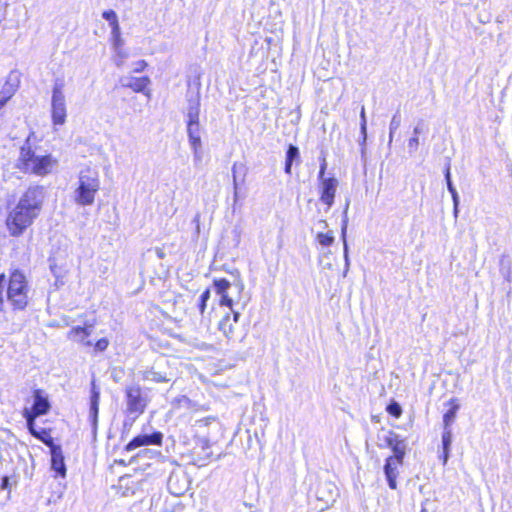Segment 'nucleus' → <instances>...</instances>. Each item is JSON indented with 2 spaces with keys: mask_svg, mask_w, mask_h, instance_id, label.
I'll return each mask as SVG.
<instances>
[{
  "mask_svg": "<svg viewBox=\"0 0 512 512\" xmlns=\"http://www.w3.org/2000/svg\"><path fill=\"white\" fill-rule=\"evenodd\" d=\"M4 4L0 1V21L3 18Z\"/></svg>",
  "mask_w": 512,
  "mask_h": 512,
  "instance_id": "58",
  "label": "nucleus"
},
{
  "mask_svg": "<svg viewBox=\"0 0 512 512\" xmlns=\"http://www.w3.org/2000/svg\"><path fill=\"white\" fill-rule=\"evenodd\" d=\"M400 441L401 439H399V436L393 432H390L389 435L385 438L386 444L391 449H393L395 447V444H398Z\"/></svg>",
  "mask_w": 512,
  "mask_h": 512,
  "instance_id": "39",
  "label": "nucleus"
},
{
  "mask_svg": "<svg viewBox=\"0 0 512 512\" xmlns=\"http://www.w3.org/2000/svg\"><path fill=\"white\" fill-rule=\"evenodd\" d=\"M164 359H161V361L156 362V364L146 369L142 372V379L144 381L154 382V383H167L173 378L172 371L164 370L162 369L161 362H163Z\"/></svg>",
  "mask_w": 512,
  "mask_h": 512,
  "instance_id": "10",
  "label": "nucleus"
},
{
  "mask_svg": "<svg viewBox=\"0 0 512 512\" xmlns=\"http://www.w3.org/2000/svg\"><path fill=\"white\" fill-rule=\"evenodd\" d=\"M316 238L322 246H330L334 242V236L331 232L318 233Z\"/></svg>",
  "mask_w": 512,
  "mask_h": 512,
  "instance_id": "29",
  "label": "nucleus"
},
{
  "mask_svg": "<svg viewBox=\"0 0 512 512\" xmlns=\"http://www.w3.org/2000/svg\"><path fill=\"white\" fill-rule=\"evenodd\" d=\"M93 326V324H86L84 327H73L68 333V338L76 342H81L86 346H91L92 342L86 340V338L90 336Z\"/></svg>",
  "mask_w": 512,
  "mask_h": 512,
  "instance_id": "18",
  "label": "nucleus"
},
{
  "mask_svg": "<svg viewBox=\"0 0 512 512\" xmlns=\"http://www.w3.org/2000/svg\"><path fill=\"white\" fill-rule=\"evenodd\" d=\"M8 98H6L4 95L0 94V109L5 106V104L8 102Z\"/></svg>",
  "mask_w": 512,
  "mask_h": 512,
  "instance_id": "54",
  "label": "nucleus"
},
{
  "mask_svg": "<svg viewBox=\"0 0 512 512\" xmlns=\"http://www.w3.org/2000/svg\"><path fill=\"white\" fill-rule=\"evenodd\" d=\"M127 411L129 414L138 416L144 412L146 400L142 397L139 386H131L126 390Z\"/></svg>",
  "mask_w": 512,
  "mask_h": 512,
  "instance_id": "9",
  "label": "nucleus"
},
{
  "mask_svg": "<svg viewBox=\"0 0 512 512\" xmlns=\"http://www.w3.org/2000/svg\"><path fill=\"white\" fill-rule=\"evenodd\" d=\"M188 106H187V118L188 122L196 123L199 121L200 114V98L199 95L191 96L188 98Z\"/></svg>",
  "mask_w": 512,
  "mask_h": 512,
  "instance_id": "21",
  "label": "nucleus"
},
{
  "mask_svg": "<svg viewBox=\"0 0 512 512\" xmlns=\"http://www.w3.org/2000/svg\"><path fill=\"white\" fill-rule=\"evenodd\" d=\"M173 483H174V478L170 477L169 482H168V486H169V489H170L171 493L174 494V495H181L183 493L182 491L173 490Z\"/></svg>",
  "mask_w": 512,
  "mask_h": 512,
  "instance_id": "50",
  "label": "nucleus"
},
{
  "mask_svg": "<svg viewBox=\"0 0 512 512\" xmlns=\"http://www.w3.org/2000/svg\"><path fill=\"white\" fill-rule=\"evenodd\" d=\"M387 411L395 416V417H399L401 415V412H402V409L401 407L397 404V403H393V404H390L388 407H387Z\"/></svg>",
  "mask_w": 512,
  "mask_h": 512,
  "instance_id": "45",
  "label": "nucleus"
},
{
  "mask_svg": "<svg viewBox=\"0 0 512 512\" xmlns=\"http://www.w3.org/2000/svg\"><path fill=\"white\" fill-rule=\"evenodd\" d=\"M394 133H395V132H391V130H389V141H388V145H391V143H392V141H393Z\"/></svg>",
  "mask_w": 512,
  "mask_h": 512,
  "instance_id": "57",
  "label": "nucleus"
},
{
  "mask_svg": "<svg viewBox=\"0 0 512 512\" xmlns=\"http://www.w3.org/2000/svg\"><path fill=\"white\" fill-rule=\"evenodd\" d=\"M8 487H9V477L8 476H4L2 478L0 488L2 490H5V489H8Z\"/></svg>",
  "mask_w": 512,
  "mask_h": 512,
  "instance_id": "51",
  "label": "nucleus"
},
{
  "mask_svg": "<svg viewBox=\"0 0 512 512\" xmlns=\"http://www.w3.org/2000/svg\"><path fill=\"white\" fill-rule=\"evenodd\" d=\"M319 181V196L320 201L330 209L334 204L337 188L339 186V180L334 177H328Z\"/></svg>",
  "mask_w": 512,
  "mask_h": 512,
  "instance_id": "7",
  "label": "nucleus"
},
{
  "mask_svg": "<svg viewBox=\"0 0 512 512\" xmlns=\"http://www.w3.org/2000/svg\"><path fill=\"white\" fill-rule=\"evenodd\" d=\"M111 37L114 49H119L124 45V41L121 38V30L119 24L111 27Z\"/></svg>",
  "mask_w": 512,
  "mask_h": 512,
  "instance_id": "24",
  "label": "nucleus"
},
{
  "mask_svg": "<svg viewBox=\"0 0 512 512\" xmlns=\"http://www.w3.org/2000/svg\"><path fill=\"white\" fill-rule=\"evenodd\" d=\"M6 296L15 310H23L28 304V283L20 270H14L7 284Z\"/></svg>",
  "mask_w": 512,
  "mask_h": 512,
  "instance_id": "3",
  "label": "nucleus"
},
{
  "mask_svg": "<svg viewBox=\"0 0 512 512\" xmlns=\"http://www.w3.org/2000/svg\"><path fill=\"white\" fill-rule=\"evenodd\" d=\"M326 168H327V162H326V159H325V158H323V159H322V161H321V164H320V170H319L318 180H321V179H325V178H327V177L325 176Z\"/></svg>",
  "mask_w": 512,
  "mask_h": 512,
  "instance_id": "48",
  "label": "nucleus"
},
{
  "mask_svg": "<svg viewBox=\"0 0 512 512\" xmlns=\"http://www.w3.org/2000/svg\"><path fill=\"white\" fill-rule=\"evenodd\" d=\"M189 142L191 145V148L193 150L194 154H198L199 150L201 149V137L198 136H192V138H189Z\"/></svg>",
  "mask_w": 512,
  "mask_h": 512,
  "instance_id": "37",
  "label": "nucleus"
},
{
  "mask_svg": "<svg viewBox=\"0 0 512 512\" xmlns=\"http://www.w3.org/2000/svg\"><path fill=\"white\" fill-rule=\"evenodd\" d=\"M235 286L238 290V293L241 294L244 289V283L242 282V280L238 279L237 282L235 283Z\"/></svg>",
  "mask_w": 512,
  "mask_h": 512,
  "instance_id": "52",
  "label": "nucleus"
},
{
  "mask_svg": "<svg viewBox=\"0 0 512 512\" xmlns=\"http://www.w3.org/2000/svg\"><path fill=\"white\" fill-rule=\"evenodd\" d=\"M445 180H446V183H447L448 191L449 192L456 191V188L454 187V185L452 183V180H451V174H450V167H449V165L447 166L446 171H445Z\"/></svg>",
  "mask_w": 512,
  "mask_h": 512,
  "instance_id": "44",
  "label": "nucleus"
},
{
  "mask_svg": "<svg viewBox=\"0 0 512 512\" xmlns=\"http://www.w3.org/2000/svg\"><path fill=\"white\" fill-rule=\"evenodd\" d=\"M201 159H202V154H201V149H200L197 155H196V154H194V161H195V162H196V161H199V162H200V161H201Z\"/></svg>",
  "mask_w": 512,
  "mask_h": 512,
  "instance_id": "56",
  "label": "nucleus"
},
{
  "mask_svg": "<svg viewBox=\"0 0 512 512\" xmlns=\"http://www.w3.org/2000/svg\"><path fill=\"white\" fill-rule=\"evenodd\" d=\"M299 159V149L298 147L290 144L288 146L287 152H286V159H285V172L287 174H291V168L292 164L295 160Z\"/></svg>",
  "mask_w": 512,
  "mask_h": 512,
  "instance_id": "22",
  "label": "nucleus"
},
{
  "mask_svg": "<svg viewBox=\"0 0 512 512\" xmlns=\"http://www.w3.org/2000/svg\"><path fill=\"white\" fill-rule=\"evenodd\" d=\"M239 165L237 163H234L232 166V174H233V187H234V201L238 198V182H237V169ZM240 167H243L240 165Z\"/></svg>",
  "mask_w": 512,
  "mask_h": 512,
  "instance_id": "36",
  "label": "nucleus"
},
{
  "mask_svg": "<svg viewBox=\"0 0 512 512\" xmlns=\"http://www.w3.org/2000/svg\"><path fill=\"white\" fill-rule=\"evenodd\" d=\"M233 315L230 314L225 315L219 323V329L225 335L228 340L231 341H241L243 339V335L238 333V321L240 318V313L232 310Z\"/></svg>",
  "mask_w": 512,
  "mask_h": 512,
  "instance_id": "8",
  "label": "nucleus"
},
{
  "mask_svg": "<svg viewBox=\"0 0 512 512\" xmlns=\"http://www.w3.org/2000/svg\"><path fill=\"white\" fill-rule=\"evenodd\" d=\"M360 118H361V123H360L361 134L363 136V141L365 142L366 138H367V121H366V115H365L364 107H362V109H361Z\"/></svg>",
  "mask_w": 512,
  "mask_h": 512,
  "instance_id": "33",
  "label": "nucleus"
},
{
  "mask_svg": "<svg viewBox=\"0 0 512 512\" xmlns=\"http://www.w3.org/2000/svg\"><path fill=\"white\" fill-rule=\"evenodd\" d=\"M210 296H211V292L209 289H206L201 295H200V298H199V311L201 314L204 313L205 311V308H206V305H207V302L208 300L210 299Z\"/></svg>",
  "mask_w": 512,
  "mask_h": 512,
  "instance_id": "31",
  "label": "nucleus"
},
{
  "mask_svg": "<svg viewBox=\"0 0 512 512\" xmlns=\"http://www.w3.org/2000/svg\"><path fill=\"white\" fill-rule=\"evenodd\" d=\"M350 201L347 200L345 204V208L343 211V219H342V225H341V238L343 241V247H345L346 241V231H347V225H348V209H349Z\"/></svg>",
  "mask_w": 512,
  "mask_h": 512,
  "instance_id": "27",
  "label": "nucleus"
},
{
  "mask_svg": "<svg viewBox=\"0 0 512 512\" xmlns=\"http://www.w3.org/2000/svg\"><path fill=\"white\" fill-rule=\"evenodd\" d=\"M338 496L337 487L331 482L322 483L317 490V498L326 504L334 503Z\"/></svg>",
  "mask_w": 512,
  "mask_h": 512,
  "instance_id": "17",
  "label": "nucleus"
},
{
  "mask_svg": "<svg viewBox=\"0 0 512 512\" xmlns=\"http://www.w3.org/2000/svg\"><path fill=\"white\" fill-rule=\"evenodd\" d=\"M45 188L41 185H33L27 188V190L21 195L17 205L29 208L31 211L38 214L41 213L42 206L45 199Z\"/></svg>",
  "mask_w": 512,
  "mask_h": 512,
  "instance_id": "6",
  "label": "nucleus"
},
{
  "mask_svg": "<svg viewBox=\"0 0 512 512\" xmlns=\"http://www.w3.org/2000/svg\"><path fill=\"white\" fill-rule=\"evenodd\" d=\"M20 84L19 73L17 71H11L7 76V79L0 91V94L4 95L6 98L10 99L16 90L18 89Z\"/></svg>",
  "mask_w": 512,
  "mask_h": 512,
  "instance_id": "19",
  "label": "nucleus"
},
{
  "mask_svg": "<svg viewBox=\"0 0 512 512\" xmlns=\"http://www.w3.org/2000/svg\"><path fill=\"white\" fill-rule=\"evenodd\" d=\"M102 17L109 22L110 27L119 24L117 14L114 10L104 11Z\"/></svg>",
  "mask_w": 512,
  "mask_h": 512,
  "instance_id": "30",
  "label": "nucleus"
},
{
  "mask_svg": "<svg viewBox=\"0 0 512 512\" xmlns=\"http://www.w3.org/2000/svg\"><path fill=\"white\" fill-rule=\"evenodd\" d=\"M155 252H156V255H157V257L159 259H164L165 258V252L163 251V249L156 248Z\"/></svg>",
  "mask_w": 512,
  "mask_h": 512,
  "instance_id": "53",
  "label": "nucleus"
},
{
  "mask_svg": "<svg viewBox=\"0 0 512 512\" xmlns=\"http://www.w3.org/2000/svg\"><path fill=\"white\" fill-rule=\"evenodd\" d=\"M51 466L54 471H56L62 477L66 475V466L64 463V457L62 454V450L59 446L51 447Z\"/></svg>",
  "mask_w": 512,
  "mask_h": 512,
  "instance_id": "20",
  "label": "nucleus"
},
{
  "mask_svg": "<svg viewBox=\"0 0 512 512\" xmlns=\"http://www.w3.org/2000/svg\"><path fill=\"white\" fill-rule=\"evenodd\" d=\"M402 465L401 462L397 461V459H386V463L384 465V473L388 482V486L391 489L397 488V476L399 474V468Z\"/></svg>",
  "mask_w": 512,
  "mask_h": 512,
  "instance_id": "15",
  "label": "nucleus"
},
{
  "mask_svg": "<svg viewBox=\"0 0 512 512\" xmlns=\"http://www.w3.org/2000/svg\"><path fill=\"white\" fill-rule=\"evenodd\" d=\"M343 254H344V261H345V268H344L343 276L346 277L347 273L349 271V267H350V259H349V255H348V244L347 243H345V247H343Z\"/></svg>",
  "mask_w": 512,
  "mask_h": 512,
  "instance_id": "42",
  "label": "nucleus"
},
{
  "mask_svg": "<svg viewBox=\"0 0 512 512\" xmlns=\"http://www.w3.org/2000/svg\"><path fill=\"white\" fill-rule=\"evenodd\" d=\"M406 444L403 440H401L398 444H395V447L392 449L393 455L388 457V459H397V461L403 463V459L405 456Z\"/></svg>",
  "mask_w": 512,
  "mask_h": 512,
  "instance_id": "25",
  "label": "nucleus"
},
{
  "mask_svg": "<svg viewBox=\"0 0 512 512\" xmlns=\"http://www.w3.org/2000/svg\"><path fill=\"white\" fill-rule=\"evenodd\" d=\"M193 222H195V223H196L197 231H199V228H200V226H199V222H200V215H199V214L195 215V217H194V219H193Z\"/></svg>",
  "mask_w": 512,
  "mask_h": 512,
  "instance_id": "55",
  "label": "nucleus"
},
{
  "mask_svg": "<svg viewBox=\"0 0 512 512\" xmlns=\"http://www.w3.org/2000/svg\"><path fill=\"white\" fill-rule=\"evenodd\" d=\"M217 422V418L214 417V416H209V417H205V418H202V419H199V420H196V423L195 425L199 428L201 427H206L212 423H216Z\"/></svg>",
  "mask_w": 512,
  "mask_h": 512,
  "instance_id": "38",
  "label": "nucleus"
},
{
  "mask_svg": "<svg viewBox=\"0 0 512 512\" xmlns=\"http://www.w3.org/2000/svg\"><path fill=\"white\" fill-rule=\"evenodd\" d=\"M418 146H419V137L418 136H415L413 135L409 140H408V152L410 155H413L417 150H418Z\"/></svg>",
  "mask_w": 512,
  "mask_h": 512,
  "instance_id": "35",
  "label": "nucleus"
},
{
  "mask_svg": "<svg viewBox=\"0 0 512 512\" xmlns=\"http://www.w3.org/2000/svg\"><path fill=\"white\" fill-rule=\"evenodd\" d=\"M450 193H451L452 200H453L454 215H455V217H456V216H457V214H458L459 195H458L457 190H456V191H454V192H450Z\"/></svg>",
  "mask_w": 512,
  "mask_h": 512,
  "instance_id": "47",
  "label": "nucleus"
},
{
  "mask_svg": "<svg viewBox=\"0 0 512 512\" xmlns=\"http://www.w3.org/2000/svg\"><path fill=\"white\" fill-rule=\"evenodd\" d=\"M187 133H188V138H192V136L200 135L199 121H196V123L187 122Z\"/></svg>",
  "mask_w": 512,
  "mask_h": 512,
  "instance_id": "32",
  "label": "nucleus"
},
{
  "mask_svg": "<svg viewBox=\"0 0 512 512\" xmlns=\"http://www.w3.org/2000/svg\"><path fill=\"white\" fill-rule=\"evenodd\" d=\"M163 435L160 432H154L152 434H143L134 437L125 447V450L130 452L141 446L148 445H161Z\"/></svg>",
  "mask_w": 512,
  "mask_h": 512,
  "instance_id": "11",
  "label": "nucleus"
},
{
  "mask_svg": "<svg viewBox=\"0 0 512 512\" xmlns=\"http://www.w3.org/2000/svg\"><path fill=\"white\" fill-rule=\"evenodd\" d=\"M23 414L27 421V426H28L30 433L39 438V434L34 428V421H35L36 417L32 416V414L30 413V410H28L27 408L24 409Z\"/></svg>",
  "mask_w": 512,
  "mask_h": 512,
  "instance_id": "28",
  "label": "nucleus"
},
{
  "mask_svg": "<svg viewBox=\"0 0 512 512\" xmlns=\"http://www.w3.org/2000/svg\"><path fill=\"white\" fill-rule=\"evenodd\" d=\"M34 403L32 410H30V413L34 417H38L41 415H45L48 413L50 409V403L48 401L47 396L44 394V392L40 389H37L34 391Z\"/></svg>",
  "mask_w": 512,
  "mask_h": 512,
  "instance_id": "13",
  "label": "nucleus"
},
{
  "mask_svg": "<svg viewBox=\"0 0 512 512\" xmlns=\"http://www.w3.org/2000/svg\"><path fill=\"white\" fill-rule=\"evenodd\" d=\"M114 50L116 52L115 64L120 67L123 64L124 59L127 57V54L123 51L122 47Z\"/></svg>",
  "mask_w": 512,
  "mask_h": 512,
  "instance_id": "41",
  "label": "nucleus"
},
{
  "mask_svg": "<svg viewBox=\"0 0 512 512\" xmlns=\"http://www.w3.org/2000/svg\"><path fill=\"white\" fill-rule=\"evenodd\" d=\"M40 214L16 204L9 212L6 225L11 236L18 237L33 224Z\"/></svg>",
  "mask_w": 512,
  "mask_h": 512,
  "instance_id": "4",
  "label": "nucleus"
},
{
  "mask_svg": "<svg viewBox=\"0 0 512 512\" xmlns=\"http://www.w3.org/2000/svg\"><path fill=\"white\" fill-rule=\"evenodd\" d=\"M214 288L218 295H220V305L227 306L232 310L233 299L228 295L227 291L231 284L226 279H215Z\"/></svg>",
  "mask_w": 512,
  "mask_h": 512,
  "instance_id": "16",
  "label": "nucleus"
},
{
  "mask_svg": "<svg viewBox=\"0 0 512 512\" xmlns=\"http://www.w3.org/2000/svg\"><path fill=\"white\" fill-rule=\"evenodd\" d=\"M424 131V125L423 122H419L413 129V135L419 136Z\"/></svg>",
  "mask_w": 512,
  "mask_h": 512,
  "instance_id": "49",
  "label": "nucleus"
},
{
  "mask_svg": "<svg viewBox=\"0 0 512 512\" xmlns=\"http://www.w3.org/2000/svg\"><path fill=\"white\" fill-rule=\"evenodd\" d=\"M147 66V63L145 60H139L133 64V71L136 73H139L143 71Z\"/></svg>",
  "mask_w": 512,
  "mask_h": 512,
  "instance_id": "46",
  "label": "nucleus"
},
{
  "mask_svg": "<svg viewBox=\"0 0 512 512\" xmlns=\"http://www.w3.org/2000/svg\"><path fill=\"white\" fill-rule=\"evenodd\" d=\"M401 125V116H400V112L397 111L391 121H390V125H389V130H391V132H396L397 129L400 127Z\"/></svg>",
  "mask_w": 512,
  "mask_h": 512,
  "instance_id": "34",
  "label": "nucleus"
},
{
  "mask_svg": "<svg viewBox=\"0 0 512 512\" xmlns=\"http://www.w3.org/2000/svg\"><path fill=\"white\" fill-rule=\"evenodd\" d=\"M99 190V173L90 167H86L79 172L78 186L74 191L73 199L77 205L90 206L94 203Z\"/></svg>",
  "mask_w": 512,
  "mask_h": 512,
  "instance_id": "1",
  "label": "nucleus"
},
{
  "mask_svg": "<svg viewBox=\"0 0 512 512\" xmlns=\"http://www.w3.org/2000/svg\"><path fill=\"white\" fill-rule=\"evenodd\" d=\"M19 162V167L23 172L35 174L37 176H45L49 174L53 166L57 163L51 155H36L28 144V141L21 147Z\"/></svg>",
  "mask_w": 512,
  "mask_h": 512,
  "instance_id": "2",
  "label": "nucleus"
},
{
  "mask_svg": "<svg viewBox=\"0 0 512 512\" xmlns=\"http://www.w3.org/2000/svg\"><path fill=\"white\" fill-rule=\"evenodd\" d=\"M99 401H100V388L96 385L95 380L91 381L90 391V409H89V420L92 425L93 432L96 433L98 425V413H99Z\"/></svg>",
  "mask_w": 512,
  "mask_h": 512,
  "instance_id": "12",
  "label": "nucleus"
},
{
  "mask_svg": "<svg viewBox=\"0 0 512 512\" xmlns=\"http://www.w3.org/2000/svg\"><path fill=\"white\" fill-rule=\"evenodd\" d=\"M64 88L65 83L61 79H57L52 87L51 119L55 126H61L66 122L67 106Z\"/></svg>",
  "mask_w": 512,
  "mask_h": 512,
  "instance_id": "5",
  "label": "nucleus"
},
{
  "mask_svg": "<svg viewBox=\"0 0 512 512\" xmlns=\"http://www.w3.org/2000/svg\"><path fill=\"white\" fill-rule=\"evenodd\" d=\"M7 289V281L4 274L0 275V310H2V306L4 303V290Z\"/></svg>",
  "mask_w": 512,
  "mask_h": 512,
  "instance_id": "40",
  "label": "nucleus"
},
{
  "mask_svg": "<svg viewBox=\"0 0 512 512\" xmlns=\"http://www.w3.org/2000/svg\"><path fill=\"white\" fill-rule=\"evenodd\" d=\"M452 443V431L450 428H444L442 434V445H443V464L445 465L449 458L450 446Z\"/></svg>",
  "mask_w": 512,
  "mask_h": 512,
  "instance_id": "23",
  "label": "nucleus"
},
{
  "mask_svg": "<svg viewBox=\"0 0 512 512\" xmlns=\"http://www.w3.org/2000/svg\"><path fill=\"white\" fill-rule=\"evenodd\" d=\"M108 345H109L108 339L101 338L95 343L94 347H95L96 351L103 352L107 349Z\"/></svg>",
  "mask_w": 512,
  "mask_h": 512,
  "instance_id": "43",
  "label": "nucleus"
},
{
  "mask_svg": "<svg viewBox=\"0 0 512 512\" xmlns=\"http://www.w3.org/2000/svg\"><path fill=\"white\" fill-rule=\"evenodd\" d=\"M121 84L123 87L131 88L134 92H142L146 96H150V91H146L147 86L150 84L148 77H124L121 79Z\"/></svg>",
  "mask_w": 512,
  "mask_h": 512,
  "instance_id": "14",
  "label": "nucleus"
},
{
  "mask_svg": "<svg viewBox=\"0 0 512 512\" xmlns=\"http://www.w3.org/2000/svg\"><path fill=\"white\" fill-rule=\"evenodd\" d=\"M459 409L458 404H454L443 416L444 428H449V426L454 422L456 418V413Z\"/></svg>",
  "mask_w": 512,
  "mask_h": 512,
  "instance_id": "26",
  "label": "nucleus"
}]
</instances>
